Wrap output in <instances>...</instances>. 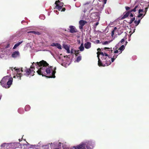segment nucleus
Instances as JSON below:
<instances>
[{"mask_svg": "<svg viewBox=\"0 0 149 149\" xmlns=\"http://www.w3.org/2000/svg\"><path fill=\"white\" fill-rule=\"evenodd\" d=\"M142 9H140V20L146 14L147 10L148 8L146 6L145 8L142 7Z\"/></svg>", "mask_w": 149, "mask_h": 149, "instance_id": "nucleus-8", "label": "nucleus"}, {"mask_svg": "<svg viewBox=\"0 0 149 149\" xmlns=\"http://www.w3.org/2000/svg\"><path fill=\"white\" fill-rule=\"evenodd\" d=\"M12 82L13 78L9 76H7L2 79L0 82L2 87L7 88L10 87Z\"/></svg>", "mask_w": 149, "mask_h": 149, "instance_id": "nucleus-3", "label": "nucleus"}, {"mask_svg": "<svg viewBox=\"0 0 149 149\" xmlns=\"http://www.w3.org/2000/svg\"><path fill=\"white\" fill-rule=\"evenodd\" d=\"M106 49V52L104 53L102 52H100V49L98 48L97 49L98 51L97 52V57L98 58V65L99 66H105L110 65L111 62H110V58L109 57L108 52Z\"/></svg>", "mask_w": 149, "mask_h": 149, "instance_id": "nucleus-2", "label": "nucleus"}, {"mask_svg": "<svg viewBox=\"0 0 149 149\" xmlns=\"http://www.w3.org/2000/svg\"><path fill=\"white\" fill-rule=\"evenodd\" d=\"M8 144V143H4L2 144L1 145V147H4L6 145Z\"/></svg>", "mask_w": 149, "mask_h": 149, "instance_id": "nucleus-34", "label": "nucleus"}, {"mask_svg": "<svg viewBox=\"0 0 149 149\" xmlns=\"http://www.w3.org/2000/svg\"><path fill=\"white\" fill-rule=\"evenodd\" d=\"M114 53H119V51H118V50H116L114 52Z\"/></svg>", "mask_w": 149, "mask_h": 149, "instance_id": "nucleus-41", "label": "nucleus"}, {"mask_svg": "<svg viewBox=\"0 0 149 149\" xmlns=\"http://www.w3.org/2000/svg\"><path fill=\"white\" fill-rule=\"evenodd\" d=\"M63 47L64 48L67 50V52L68 53H70L69 47L67 45H63Z\"/></svg>", "mask_w": 149, "mask_h": 149, "instance_id": "nucleus-17", "label": "nucleus"}, {"mask_svg": "<svg viewBox=\"0 0 149 149\" xmlns=\"http://www.w3.org/2000/svg\"><path fill=\"white\" fill-rule=\"evenodd\" d=\"M130 8L129 7L127 6L125 7V9L127 10H128Z\"/></svg>", "mask_w": 149, "mask_h": 149, "instance_id": "nucleus-40", "label": "nucleus"}, {"mask_svg": "<svg viewBox=\"0 0 149 149\" xmlns=\"http://www.w3.org/2000/svg\"><path fill=\"white\" fill-rule=\"evenodd\" d=\"M99 24V23L98 22H96L95 24H94V26H95V27H96L97 25H98Z\"/></svg>", "mask_w": 149, "mask_h": 149, "instance_id": "nucleus-37", "label": "nucleus"}, {"mask_svg": "<svg viewBox=\"0 0 149 149\" xmlns=\"http://www.w3.org/2000/svg\"><path fill=\"white\" fill-rule=\"evenodd\" d=\"M117 28L116 27H115L111 32V36L112 37L114 35V33H116V32H117Z\"/></svg>", "mask_w": 149, "mask_h": 149, "instance_id": "nucleus-19", "label": "nucleus"}, {"mask_svg": "<svg viewBox=\"0 0 149 149\" xmlns=\"http://www.w3.org/2000/svg\"><path fill=\"white\" fill-rule=\"evenodd\" d=\"M26 46L27 47L30 46V47H31V46L30 45V43H27L26 44Z\"/></svg>", "mask_w": 149, "mask_h": 149, "instance_id": "nucleus-43", "label": "nucleus"}, {"mask_svg": "<svg viewBox=\"0 0 149 149\" xmlns=\"http://www.w3.org/2000/svg\"><path fill=\"white\" fill-rule=\"evenodd\" d=\"M81 56H78L76 60V61L77 62H79L81 60Z\"/></svg>", "mask_w": 149, "mask_h": 149, "instance_id": "nucleus-23", "label": "nucleus"}, {"mask_svg": "<svg viewBox=\"0 0 149 149\" xmlns=\"http://www.w3.org/2000/svg\"><path fill=\"white\" fill-rule=\"evenodd\" d=\"M39 18L42 19H45V16L44 15H40Z\"/></svg>", "mask_w": 149, "mask_h": 149, "instance_id": "nucleus-27", "label": "nucleus"}, {"mask_svg": "<svg viewBox=\"0 0 149 149\" xmlns=\"http://www.w3.org/2000/svg\"><path fill=\"white\" fill-rule=\"evenodd\" d=\"M53 144V143H50V146H52V144Z\"/></svg>", "mask_w": 149, "mask_h": 149, "instance_id": "nucleus-44", "label": "nucleus"}, {"mask_svg": "<svg viewBox=\"0 0 149 149\" xmlns=\"http://www.w3.org/2000/svg\"><path fill=\"white\" fill-rule=\"evenodd\" d=\"M127 43V42L126 41L125 42V45H122L120 47H119V48H118V49L120 50V51H119V54H121L122 53V51L125 49V46L126 45Z\"/></svg>", "mask_w": 149, "mask_h": 149, "instance_id": "nucleus-10", "label": "nucleus"}, {"mask_svg": "<svg viewBox=\"0 0 149 149\" xmlns=\"http://www.w3.org/2000/svg\"><path fill=\"white\" fill-rule=\"evenodd\" d=\"M56 43H53L51 45V46L52 47H56Z\"/></svg>", "mask_w": 149, "mask_h": 149, "instance_id": "nucleus-35", "label": "nucleus"}, {"mask_svg": "<svg viewBox=\"0 0 149 149\" xmlns=\"http://www.w3.org/2000/svg\"><path fill=\"white\" fill-rule=\"evenodd\" d=\"M55 3L56 4V9L61 12L64 11L65 10V8H62L63 5V3L60 2L58 0L56 1Z\"/></svg>", "mask_w": 149, "mask_h": 149, "instance_id": "nucleus-6", "label": "nucleus"}, {"mask_svg": "<svg viewBox=\"0 0 149 149\" xmlns=\"http://www.w3.org/2000/svg\"><path fill=\"white\" fill-rule=\"evenodd\" d=\"M75 51V50L73 49H72L71 50L70 52L71 54H74Z\"/></svg>", "mask_w": 149, "mask_h": 149, "instance_id": "nucleus-36", "label": "nucleus"}, {"mask_svg": "<svg viewBox=\"0 0 149 149\" xmlns=\"http://www.w3.org/2000/svg\"><path fill=\"white\" fill-rule=\"evenodd\" d=\"M32 65L31 66L30 68L28 69L25 68L26 69L25 70V73L24 74L25 75L29 77L34 75V73L35 72L34 70H35V68H36V66L35 65L34 66H32L31 67Z\"/></svg>", "mask_w": 149, "mask_h": 149, "instance_id": "nucleus-5", "label": "nucleus"}, {"mask_svg": "<svg viewBox=\"0 0 149 149\" xmlns=\"http://www.w3.org/2000/svg\"><path fill=\"white\" fill-rule=\"evenodd\" d=\"M14 145H19H19H20V144L19 143H17V142H16V143H14Z\"/></svg>", "mask_w": 149, "mask_h": 149, "instance_id": "nucleus-38", "label": "nucleus"}, {"mask_svg": "<svg viewBox=\"0 0 149 149\" xmlns=\"http://www.w3.org/2000/svg\"><path fill=\"white\" fill-rule=\"evenodd\" d=\"M79 50H77V51L75 50L74 54H75L76 55H77V54H79Z\"/></svg>", "mask_w": 149, "mask_h": 149, "instance_id": "nucleus-33", "label": "nucleus"}, {"mask_svg": "<svg viewBox=\"0 0 149 149\" xmlns=\"http://www.w3.org/2000/svg\"><path fill=\"white\" fill-rule=\"evenodd\" d=\"M138 6H135L134 8L133 9L131 10L130 11V16L131 17H133V15L131 13L132 11L133 12H135L136 11V9L137 7H138Z\"/></svg>", "mask_w": 149, "mask_h": 149, "instance_id": "nucleus-16", "label": "nucleus"}, {"mask_svg": "<svg viewBox=\"0 0 149 149\" xmlns=\"http://www.w3.org/2000/svg\"><path fill=\"white\" fill-rule=\"evenodd\" d=\"M139 22H140V19H139L138 20V21H136V20H135L134 22V23L136 26H137V25H138L139 24Z\"/></svg>", "mask_w": 149, "mask_h": 149, "instance_id": "nucleus-26", "label": "nucleus"}, {"mask_svg": "<svg viewBox=\"0 0 149 149\" xmlns=\"http://www.w3.org/2000/svg\"><path fill=\"white\" fill-rule=\"evenodd\" d=\"M95 42L97 43V44H98V43H99L100 42V41L99 40H96L95 41Z\"/></svg>", "mask_w": 149, "mask_h": 149, "instance_id": "nucleus-39", "label": "nucleus"}, {"mask_svg": "<svg viewBox=\"0 0 149 149\" xmlns=\"http://www.w3.org/2000/svg\"><path fill=\"white\" fill-rule=\"evenodd\" d=\"M23 41H21L17 43L13 47V49H16L17 47H18L20 44L22 43Z\"/></svg>", "mask_w": 149, "mask_h": 149, "instance_id": "nucleus-18", "label": "nucleus"}, {"mask_svg": "<svg viewBox=\"0 0 149 149\" xmlns=\"http://www.w3.org/2000/svg\"><path fill=\"white\" fill-rule=\"evenodd\" d=\"M135 20V17L133 18L130 20V24L132 23L133 21H134Z\"/></svg>", "mask_w": 149, "mask_h": 149, "instance_id": "nucleus-31", "label": "nucleus"}, {"mask_svg": "<svg viewBox=\"0 0 149 149\" xmlns=\"http://www.w3.org/2000/svg\"><path fill=\"white\" fill-rule=\"evenodd\" d=\"M86 23V21L83 20H80L79 22V28L80 29H82L83 26Z\"/></svg>", "mask_w": 149, "mask_h": 149, "instance_id": "nucleus-11", "label": "nucleus"}, {"mask_svg": "<svg viewBox=\"0 0 149 149\" xmlns=\"http://www.w3.org/2000/svg\"><path fill=\"white\" fill-rule=\"evenodd\" d=\"M18 112L20 113H23V111L22 109L21 108H19L18 110Z\"/></svg>", "mask_w": 149, "mask_h": 149, "instance_id": "nucleus-28", "label": "nucleus"}, {"mask_svg": "<svg viewBox=\"0 0 149 149\" xmlns=\"http://www.w3.org/2000/svg\"><path fill=\"white\" fill-rule=\"evenodd\" d=\"M35 65L36 66L37 70L36 72L38 74L42 75V76H46L49 78L55 77V74L56 72V67L49 66V64L43 60L39 62H33L32 66H34Z\"/></svg>", "mask_w": 149, "mask_h": 149, "instance_id": "nucleus-1", "label": "nucleus"}, {"mask_svg": "<svg viewBox=\"0 0 149 149\" xmlns=\"http://www.w3.org/2000/svg\"><path fill=\"white\" fill-rule=\"evenodd\" d=\"M56 14H57V15H58V13H56Z\"/></svg>", "mask_w": 149, "mask_h": 149, "instance_id": "nucleus-49", "label": "nucleus"}, {"mask_svg": "<svg viewBox=\"0 0 149 149\" xmlns=\"http://www.w3.org/2000/svg\"><path fill=\"white\" fill-rule=\"evenodd\" d=\"M59 144H60V145H61V143H59Z\"/></svg>", "mask_w": 149, "mask_h": 149, "instance_id": "nucleus-47", "label": "nucleus"}, {"mask_svg": "<svg viewBox=\"0 0 149 149\" xmlns=\"http://www.w3.org/2000/svg\"><path fill=\"white\" fill-rule=\"evenodd\" d=\"M30 109V107L29 105H26L25 107V109L26 111H28Z\"/></svg>", "mask_w": 149, "mask_h": 149, "instance_id": "nucleus-21", "label": "nucleus"}, {"mask_svg": "<svg viewBox=\"0 0 149 149\" xmlns=\"http://www.w3.org/2000/svg\"><path fill=\"white\" fill-rule=\"evenodd\" d=\"M70 28V31L71 33H73L76 32L75 27L73 26H70L69 27Z\"/></svg>", "mask_w": 149, "mask_h": 149, "instance_id": "nucleus-14", "label": "nucleus"}, {"mask_svg": "<svg viewBox=\"0 0 149 149\" xmlns=\"http://www.w3.org/2000/svg\"><path fill=\"white\" fill-rule=\"evenodd\" d=\"M45 146L46 148H48V147L46 145Z\"/></svg>", "mask_w": 149, "mask_h": 149, "instance_id": "nucleus-45", "label": "nucleus"}, {"mask_svg": "<svg viewBox=\"0 0 149 149\" xmlns=\"http://www.w3.org/2000/svg\"><path fill=\"white\" fill-rule=\"evenodd\" d=\"M138 13H139V14H138V17H140V9H139L138 10Z\"/></svg>", "mask_w": 149, "mask_h": 149, "instance_id": "nucleus-42", "label": "nucleus"}, {"mask_svg": "<svg viewBox=\"0 0 149 149\" xmlns=\"http://www.w3.org/2000/svg\"><path fill=\"white\" fill-rule=\"evenodd\" d=\"M19 141H20V139H19Z\"/></svg>", "mask_w": 149, "mask_h": 149, "instance_id": "nucleus-48", "label": "nucleus"}, {"mask_svg": "<svg viewBox=\"0 0 149 149\" xmlns=\"http://www.w3.org/2000/svg\"><path fill=\"white\" fill-rule=\"evenodd\" d=\"M54 12H57V11H56V10H54Z\"/></svg>", "mask_w": 149, "mask_h": 149, "instance_id": "nucleus-46", "label": "nucleus"}, {"mask_svg": "<svg viewBox=\"0 0 149 149\" xmlns=\"http://www.w3.org/2000/svg\"><path fill=\"white\" fill-rule=\"evenodd\" d=\"M79 49L81 51H83L84 49L83 44L82 43L81 44L80 46L79 47Z\"/></svg>", "mask_w": 149, "mask_h": 149, "instance_id": "nucleus-20", "label": "nucleus"}, {"mask_svg": "<svg viewBox=\"0 0 149 149\" xmlns=\"http://www.w3.org/2000/svg\"><path fill=\"white\" fill-rule=\"evenodd\" d=\"M130 12L129 11L125 12L123 14V16L122 17V19H124L127 17L129 15Z\"/></svg>", "mask_w": 149, "mask_h": 149, "instance_id": "nucleus-15", "label": "nucleus"}, {"mask_svg": "<svg viewBox=\"0 0 149 149\" xmlns=\"http://www.w3.org/2000/svg\"><path fill=\"white\" fill-rule=\"evenodd\" d=\"M111 41H106L102 42V44L103 45H107L109 44Z\"/></svg>", "mask_w": 149, "mask_h": 149, "instance_id": "nucleus-24", "label": "nucleus"}, {"mask_svg": "<svg viewBox=\"0 0 149 149\" xmlns=\"http://www.w3.org/2000/svg\"><path fill=\"white\" fill-rule=\"evenodd\" d=\"M122 44V43H120V42H119L116 45V47L117 48H119L120 46Z\"/></svg>", "mask_w": 149, "mask_h": 149, "instance_id": "nucleus-29", "label": "nucleus"}, {"mask_svg": "<svg viewBox=\"0 0 149 149\" xmlns=\"http://www.w3.org/2000/svg\"><path fill=\"white\" fill-rule=\"evenodd\" d=\"M28 33H33L35 34H39V33L38 32H36L34 31H30L28 32Z\"/></svg>", "mask_w": 149, "mask_h": 149, "instance_id": "nucleus-22", "label": "nucleus"}, {"mask_svg": "<svg viewBox=\"0 0 149 149\" xmlns=\"http://www.w3.org/2000/svg\"><path fill=\"white\" fill-rule=\"evenodd\" d=\"M11 68L14 75L13 78H17L20 80L21 77L22 75L21 72H24L23 70L21 68L18 69L16 68H13L12 67Z\"/></svg>", "mask_w": 149, "mask_h": 149, "instance_id": "nucleus-4", "label": "nucleus"}, {"mask_svg": "<svg viewBox=\"0 0 149 149\" xmlns=\"http://www.w3.org/2000/svg\"><path fill=\"white\" fill-rule=\"evenodd\" d=\"M106 49H107V53H108V56H109V57L110 58V60H111V61L112 62H113L114 61V60L117 57L118 55H113L112 58H111V53H112L113 52V50L111 49V48H110L107 47H105L104 49L106 50Z\"/></svg>", "mask_w": 149, "mask_h": 149, "instance_id": "nucleus-7", "label": "nucleus"}, {"mask_svg": "<svg viewBox=\"0 0 149 149\" xmlns=\"http://www.w3.org/2000/svg\"><path fill=\"white\" fill-rule=\"evenodd\" d=\"M56 47L59 49H61V45L59 43H57Z\"/></svg>", "mask_w": 149, "mask_h": 149, "instance_id": "nucleus-25", "label": "nucleus"}, {"mask_svg": "<svg viewBox=\"0 0 149 149\" xmlns=\"http://www.w3.org/2000/svg\"><path fill=\"white\" fill-rule=\"evenodd\" d=\"M84 46L86 49H89L91 47V43L89 42H87L84 44Z\"/></svg>", "mask_w": 149, "mask_h": 149, "instance_id": "nucleus-13", "label": "nucleus"}, {"mask_svg": "<svg viewBox=\"0 0 149 149\" xmlns=\"http://www.w3.org/2000/svg\"><path fill=\"white\" fill-rule=\"evenodd\" d=\"M107 1V0H103V2L104 3V4L102 5V6L103 8L104 7V5L106 3Z\"/></svg>", "mask_w": 149, "mask_h": 149, "instance_id": "nucleus-32", "label": "nucleus"}, {"mask_svg": "<svg viewBox=\"0 0 149 149\" xmlns=\"http://www.w3.org/2000/svg\"><path fill=\"white\" fill-rule=\"evenodd\" d=\"M19 51L14 52L12 54V57L14 58L19 57Z\"/></svg>", "mask_w": 149, "mask_h": 149, "instance_id": "nucleus-12", "label": "nucleus"}, {"mask_svg": "<svg viewBox=\"0 0 149 149\" xmlns=\"http://www.w3.org/2000/svg\"><path fill=\"white\" fill-rule=\"evenodd\" d=\"M125 39L123 38L121 40H120V43H122V44H123L124 42H125Z\"/></svg>", "mask_w": 149, "mask_h": 149, "instance_id": "nucleus-30", "label": "nucleus"}, {"mask_svg": "<svg viewBox=\"0 0 149 149\" xmlns=\"http://www.w3.org/2000/svg\"><path fill=\"white\" fill-rule=\"evenodd\" d=\"M92 18H93V17H95V18H94V19H96L97 21H99L100 19V17L99 16L98 14L97 13H93L91 15Z\"/></svg>", "mask_w": 149, "mask_h": 149, "instance_id": "nucleus-9", "label": "nucleus"}]
</instances>
